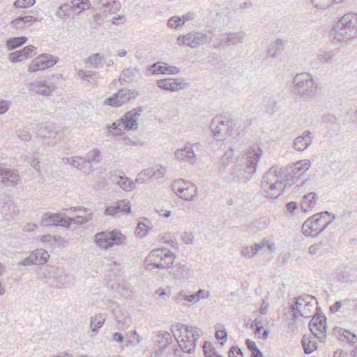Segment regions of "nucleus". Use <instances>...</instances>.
<instances>
[{
  "label": "nucleus",
  "mask_w": 357,
  "mask_h": 357,
  "mask_svg": "<svg viewBox=\"0 0 357 357\" xmlns=\"http://www.w3.org/2000/svg\"><path fill=\"white\" fill-rule=\"evenodd\" d=\"M333 39L346 42L357 37V14L348 13L342 16L331 31Z\"/></svg>",
  "instance_id": "obj_1"
},
{
  "label": "nucleus",
  "mask_w": 357,
  "mask_h": 357,
  "mask_svg": "<svg viewBox=\"0 0 357 357\" xmlns=\"http://www.w3.org/2000/svg\"><path fill=\"white\" fill-rule=\"evenodd\" d=\"M287 171L279 165L269 168V198L276 199L288 185H291L290 174Z\"/></svg>",
  "instance_id": "obj_2"
},
{
  "label": "nucleus",
  "mask_w": 357,
  "mask_h": 357,
  "mask_svg": "<svg viewBox=\"0 0 357 357\" xmlns=\"http://www.w3.org/2000/svg\"><path fill=\"white\" fill-rule=\"evenodd\" d=\"M176 255L167 248H157L151 250L144 260L146 269L169 268L176 260Z\"/></svg>",
  "instance_id": "obj_3"
},
{
  "label": "nucleus",
  "mask_w": 357,
  "mask_h": 357,
  "mask_svg": "<svg viewBox=\"0 0 357 357\" xmlns=\"http://www.w3.org/2000/svg\"><path fill=\"white\" fill-rule=\"evenodd\" d=\"M335 215L328 211L317 213L307 218L302 225V231L305 236L313 232L319 234L322 232L335 219Z\"/></svg>",
  "instance_id": "obj_4"
},
{
  "label": "nucleus",
  "mask_w": 357,
  "mask_h": 357,
  "mask_svg": "<svg viewBox=\"0 0 357 357\" xmlns=\"http://www.w3.org/2000/svg\"><path fill=\"white\" fill-rule=\"evenodd\" d=\"M293 93L301 98H310L315 95L319 89L318 84L311 74L303 73L296 74L292 81Z\"/></svg>",
  "instance_id": "obj_5"
},
{
  "label": "nucleus",
  "mask_w": 357,
  "mask_h": 357,
  "mask_svg": "<svg viewBox=\"0 0 357 357\" xmlns=\"http://www.w3.org/2000/svg\"><path fill=\"white\" fill-rule=\"evenodd\" d=\"M314 298L310 295L305 294L295 297L291 304L293 319H296L299 316L303 317H310L312 316Z\"/></svg>",
  "instance_id": "obj_6"
},
{
  "label": "nucleus",
  "mask_w": 357,
  "mask_h": 357,
  "mask_svg": "<svg viewBox=\"0 0 357 357\" xmlns=\"http://www.w3.org/2000/svg\"><path fill=\"white\" fill-rule=\"evenodd\" d=\"M95 241L100 248L107 249L123 243L126 241V236L117 230L102 231L96 234Z\"/></svg>",
  "instance_id": "obj_7"
},
{
  "label": "nucleus",
  "mask_w": 357,
  "mask_h": 357,
  "mask_svg": "<svg viewBox=\"0 0 357 357\" xmlns=\"http://www.w3.org/2000/svg\"><path fill=\"white\" fill-rule=\"evenodd\" d=\"M311 333L320 342L326 340V317L324 315L314 316L309 323Z\"/></svg>",
  "instance_id": "obj_8"
},
{
  "label": "nucleus",
  "mask_w": 357,
  "mask_h": 357,
  "mask_svg": "<svg viewBox=\"0 0 357 357\" xmlns=\"http://www.w3.org/2000/svg\"><path fill=\"white\" fill-rule=\"evenodd\" d=\"M174 189L176 195L185 200H191L195 197L197 191L194 185L183 180L175 181Z\"/></svg>",
  "instance_id": "obj_9"
},
{
  "label": "nucleus",
  "mask_w": 357,
  "mask_h": 357,
  "mask_svg": "<svg viewBox=\"0 0 357 357\" xmlns=\"http://www.w3.org/2000/svg\"><path fill=\"white\" fill-rule=\"evenodd\" d=\"M176 340L179 347L184 351L190 352L195 347V339L192 329L182 328L180 335H176Z\"/></svg>",
  "instance_id": "obj_10"
},
{
  "label": "nucleus",
  "mask_w": 357,
  "mask_h": 357,
  "mask_svg": "<svg viewBox=\"0 0 357 357\" xmlns=\"http://www.w3.org/2000/svg\"><path fill=\"white\" fill-rule=\"evenodd\" d=\"M56 62L57 59L54 56L43 54L32 61L29 67V70L32 73L44 70L53 66Z\"/></svg>",
  "instance_id": "obj_11"
},
{
  "label": "nucleus",
  "mask_w": 357,
  "mask_h": 357,
  "mask_svg": "<svg viewBox=\"0 0 357 357\" xmlns=\"http://www.w3.org/2000/svg\"><path fill=\"white\" fill-rule=\"evenodd\" d=\"M91 7V3L89 0H73L71 5L65 4L60 7L57 14L60 17L66 15L70 10L82 13L88 10Z\"/></svg>",
  "instance_id": "obj_12"
},
{
  "label": "nucleus",
  "mask_w": 357,
  "mask_h": 357,
  "mask_svg": "<svg viewBox=\"0 0 357 357\" xmlns=\"http://www.w3.org/2000/svg\"><path fill=\"white\" fill-rule=\"evenodd\" d=\"M311 166V162L309 160H301L294 162L291 167L290 180L291 184L294 183V179H298L306 171H307Z\"/></svg>",
  "instance_id": "obj_13"
},
{
  "label": "nucleus",
  "mask_w": 357,
  "mask_h": 357,
  "mask_svg": "<svg viewBox=\"0 0 357 357\" xmlns=\"http://www.w3.org/2000/svg\"><path fill=\"white\" fill-rule=\"evenodd\" d=\"M313 139L314 135L310 130L305 131L302 135L294 139L293 147L296 151H303L312 144Z\"/></svg>",
  "instance_id": "obj_14"
},
{
  "label": "nucleus",
  "mask_w": 357,
  "mask_h": 357,
  "mask_svg": "<svg viewBox=\"0 0 357 357\" xmlns=\"http://www.w3.org/2000/svg\"><path fill=\"white\" fill-rule=\"evenodd\" d=\"M130 99V92L120 90L112 97L105 99L104 104L112 107H119L122 104L129 101Z\"/></svg>",
  "instance_id": "obj_15"
},
{
  "label": "nucleus",
  "mask_w": 357,
  "mask_h": 357,
  "mask_svg": "<svg viewBox=\"0 0 357 357\" xmlns=\"http://www.w3.org/2000/svg\"><path fill=\"white\" fill-rule=\"evenodd\" d=\"M43 224L47 227L63 226L68 227L70 220L64 218L58 214H45L42 219Z\"/></svg>",
  "instance_id": "obj_16"
},
{
  "label": "nucleus",
  "mask_w": 357,
  "mask_h": 357,
  "mask_svg": "<svg viewBox=\"0 0 357 357\" xmlns=\"http://www.w3.org/2000/svg\"><path fill=\"white\" fill-rule=\"evenodd\" d=\"M36 54V47L33 45H28L22 50L12 53L10 55V60L12 62L22 61Z\"/></svg>",
  "instance_id": "obj_17"
},
{
  "label": "nucleus",
  "mask_w": 357,
  "mask_h": 357,
  "mask_svg": "<svg viewBox=\"0 0 357 357\" xmlns=\"http://www.w3.org/2000/svg\"><path fill=\"white\" fill-rule=\"evenodd\" d=\"M131 212L130 202L126 200L119 202L115 206H110L105 209V213L109 215L128 214Z\"/></svg>",
  "instance_id": "obj_18"
},
{
  "label": "nucleus",
  "mask_w": 357,
  "mask_h": 357,
  "mask_svg": "<svg viewBox=\"0 0 357 357\" xmlns=\"http://www.w3.org/2000/svg\"><path fill=\"white\" fill-rule=\"evenodd\" d=\"M151 69L153 74L175 75L178 73V69L176 67L161 62L153 64Z\"/></svg>",
  "instance_id": "obj_19"
},
{
  "label": "nucleus",
  "mask_w": 357,
  "mask_h": 357,
  "mask_svg": "<svg viewBox=\"0 0 357 357\" xmlns=\"http://www.w3.org/2000/svg\"><path fill=\"white\" fill-rule=\"evenodd\" d=\"M337 52L333 50H326L324 48L319 50L317 52V59L321 63H331L336 57Z\"/></svg>",
  "instance_id": "obj_20"
},
{
  "label": "nucleus",
  "mask_w": 357,
  "mask_h": 357,
  "mask_svg": "<svg viewBox=\"0 0 357 357\" xmlns=\"http://www.w3.org/2000/svg\"><path fill=\"white\" fill-rule=\"evenodd\" d=\"M287 45V40L283 39H277L274 41L271 47L269 48V56L272 58L279 59L284 51Z\"/></svg>",
  "instance_id": "obj_21"
},
{
  "label": "nucleus",
  "mask_w": 357,
  "mask_h": 357,
  "mask_svg": "<svg viewBox=\"0 0 357 357\" xmlns=\"http://www.w3.org/2000/svg\"><path fill=\"white\" fill-rule=\"evenodd\" d=\"M181 82L174 79H163L157 82V85L162 89L166 91H177L181 88Z\"/></svg>",
  "instance_id": "obj_22"
},
{
  "label": "nucleus",
  "mask_w": 357,
  "mask_h": 357,
  "mask_svg": "<svg viewBox=\"0 0 357 357\" xmlns=\"http://www.w3.org/2000/svg\"><path fill=\"white\" fill-rule=\"evenodd\" d=\"M317 195L315 192H310L303 197L301 208L304 212L312 209L317 204Z\"/></svg>",
  "instance_id": "obj_23"
},
{
  "label": "nucleus",
  "mask_w": 357,
  "mask_h": 357,
  "mask_svg": "<svg viewBox=\"0 0 357 357\" xmlns=\"http://www.w3.org/2000/svg\"><path fill=\"white\" fill-rule=\"evenodd\" d=\"M37 21V17L31 15H26L15 19L12 21L11 24L15 29H22L26 25L34 24Z\"/></svg>",
  "instance_id": "obj_24"
},
{
  "label": "nucleus",
  "mask_w": 357,
  "mask_h": 357,
  "mask_svg": "<svg viewBox=\"0 0 357 357\" xmlns=\"http://www.w3.org/2000/svg\"><path fill=\"white\" fill-rule=\"evenodd\" d=\"M175 156L178 160L181 162H192L195 159L194 152L190 148H185L176 151Z\"/></svg>",
  "instance_id": "obj_25"
},
{
  "label": "nucleus",
  "mask_w": 357,
  "mask_h": 357,
  "mask_svg": "<svg viewBox=\"0 0 357 357\" xmlns=\"http://www.w3.org/2000/svg\"><path fill=\"white\" fill-rule=\"evenodd\" d=\"M302 346L307 354H312L314 351L317 349V343L312 340V337L304 335L302 338Z\"/></svg>",
  "instance_id": "obj_26"
},
{
  "label": "nucleus",
  "mask_w": 357,
  "mask_h": 357,
  "mask_svg": "<svg viewBox=\"0 0 357 357\" xmlns=\"http://www.w3.org/2000/svg\"><path fill=\"white\" fill-rule=\"evenodd\" d=\"M49 255L45 250H37L30 255V259L35 264H44L47 262Z\"/></svg>",
  "instance_id": "obj_27"
},
{
  "label": "nucleus",
  "mask_w": 357,
  "mask_h": 357,
  "mask_svg": "<svg viewBox=\"0 0 357 357\" xmlns=\"http://www.w3.org/2000/svg\"><path fill=\"white\" fill-rule=\"evenodd\" d=\"M151 229V222L148 220L141 222L138 224L136 229V234L139 237L142 238L145 236Z\"/></svg>",
  "instance_id": "obj_28"
},
{
  "label": "nucleus",
  "mask_w": 357,
  "mask_h": 357,
  "mask_svg": "<svg viewBox=\"0 0 357 357\" xmlns=\"http://www.w3.org/2000/svg\"><path fill=\"white\" fill-rule=\"evenodd\" d=\"M122 121L126 128H132L136 126L137 113L132 114V112H128L126 114Z\"/></svg>",
  "instance_id": "obj_29"
},
{
  "label": "nucleus",
  "mask_w": 357,
  "mask_h": 357,
  "mask_svg": "<svg viewBox=\"0 0 357 357\" xmlns=\"http://www.w3.org/2000/svg\"><path fill=\"white\" fill-rule=\"evenodd\" d=\"M195 40L196 38L194 35H188L179 37L178 38V43L180 45L195 47L197 44Z\"/></svg>",
  "instance_id": "obj_30"
},
{
  "label": "nucleus",
  "mask_w": 357,
  "mask_h": 357,
  "mask_svg": "<svg viewBox=\"0 0 357 357\" xmlns=\"http://www.w3.org/2000/svg\"><path fill=\"white\" fill-rule=\"evenodd\" d=\"M202 347L205 357H222L211 342H205Z\"/></svg>",
  "instance_id": "obj_31"
},
{
  "label": "nucleus",
  "mask_w": 357,
  "mask_h": 357,
  "mask_svg": "<svg viewBox=\"0 0 357 357\" xmlns=\"http://www.w3.org/2000/svg\"><path fill=\"white\" fill-rule=\"evenodd\" d=\"M117 183L123 190L127 191L131 190L135 187V183L128 177L119 176V179L117 181Z\"/></svg>",
  "instance_id": "obj_32"
},
{
  "label": "nucleus",
  "mask_w": 357,
  "mask_h": 357,
  "mask_svg": "<svg viewBox=\"0 0 357 357\" xmlns=\"http://www.w3.org/2000/svg\"><path fill=\"white\" fill-rule=\"evenodd\" d=\"M215 337L223 345L227 340V333L223 326L218 325L215 328Z\"/></svg>",
  "instance_id": "obj_33"
},
{
  "label": "nucleus",
  "mask_w": 357,
  "mask_h": 357,
  "mask_svg": "<svg viewBox=\"0 0 357 357\" xmlns=\"http://www.w3.org/2000/svg\"><path fill=\"white\" fill-rule=\"evenodd\" d=\"M26 37L22 36V37L13 38H10L7 42V45L10 49H14V48H16V47H18L22 45L23 44H24L26 43Z\"/></svg>",
  "instance_id": "obj_34"
},
{
  "label": "nucleus",
  "mask_w": 357,
  "mask_h": 357,
  "mask_svg": "<svg viewBox=\"0 0 357 357\" xmlns=\"http://www.w3.org/2000/svg\"><path fill=\"white\" fill-rule=\"evenodd\" d=\"M312 4L317 9L324 10L328 8L331 5V0H310Z\"/></svg>",
  "instance_id": "obj_35"
},
{
  "label": "nucleus",
  "mask_w": 357,
  "mask_h": 357,
  "mask_svg": "<svg viewBox=\"0 0 357 357\" xmlns=\"http://www.w3.org/2000/svg\"><path fill=\"white\" fill-rule=\"evenodd\" d=\"M185 18L184 17H172L168 20V26L172 28H177L184 24Z\"/></svg>",
  "instance_id": "obj_36"
},
{
  "label": "nucleus",
  "mask_w": 357,
  "mask_h": 357,
  "mask_svg": "<svg viewBox=\"0 0 357 357\" xmlns=\"http://www.w3.org/2000/svg\"><path fill=\"white\" fill-rule=\"evenodd\" d=\"M322 121L327 127H331V126L337 127L336 126L337 119H336L335 116H334L333 114H324L322 116Z\"/></svg>",
  "instance_id": "obj_37"
},
{
  "label": "nucleus",
  "mask_w": 357,
  "mask_h": 357,
  "mask_svg": "<svg viewBox=\"0 0 357 357\" xmlns=\"http://www.w3.org/2000/svg\"><path fill=\"white\" fill-rule=\"evenodd\" d=\"M104 323V319L101 317L96 316L92 318L91 322V328L93 331L100 328Z\"/></svg>",
  "instance_id": "obj_38"
},
{
  "label": "nucleus",
  "mask_w": 357,
  "mask_h": 357,
  "mask_svg": "<svg viewBox=\"0 0 357 357\" xmlns=\"http://www.w3.org/2000/svg\"><path fill=\"white\" fill-rule=\"evenodd\" d=\"M35 0H17L15 2V6L17 8H25L33 6Z\"/></svg>",
  "instance_id": "obj_39"
},
{
  "label": "nucleus",
  "mask_w": 357,
  "mask_h": 357,
  "mask_svg": "<svg viewBox=\"0 0 357 357\" xmlns=\"http://www.w3.org/2000/svg\"><path fill=\"white\" fill-rule=\"evenodd\" d=\"M229 357H243V353L237 347H231L229 351Z\"/></svg>",
  "instance_id": "obj_40"
},
{
  "label": "nucleus",
  "mask_w": 357,
  "mask_h": 357,
  "mask_svg": "<svg viewBox=\"0 0 357 357\" xmlns=\"http://www.w3.org/2000/svg\"><path fill=\"white\" fill-rule=\"evenodd\" d=\"M321 245H322V243L319 242V243H316V244L310 245L308 248L309 254L312 255L317 254Z\"/></svg>",
  "instance_id": "obj_41"
},
{
  "label": "nucleus",
  "mask_w": 357,
  "mask_h": 357,
  "mask_svg": "<svg viewBox=\"0 0 357 357\" xmlns=\"http://www.w3.org/2000/svg\"><path fill=\"white\" fill-rule=\"evenodd\" d=\"M342 302L340 301H336L333 305L330 307V310L331 312H337L340 307H342Z\"/></svg>",
  "instance_id": "obj_42"
},
{
  "label": "nucleus",
  "mask_w": 357,
  "mask_h": 357,
  "mask_svg": "<svg viewBox=\"0 0 357 357\" xmlns=\"http://www.w3.org/2000/svg\"><path fill=\"white\" fill-rule=\"evenodd\" d=\"M289 212L293 213L297 208V204L295 202H290L286 205Z\"/></svg>",
  "instance_id": "obj_43"
},
{
  "label": "nucleus",
  "mask_w": 357,
  "mask_h": 357,
  "mask_svg": "<svg viewBox=\"0 0 357 357\" xmlns=\"http://www.w3.org/2000/svg\"><path fill=\"white\" fill-rule=\"evenodd\" d=\"M208 296V292L205 290H199L197 292V294L196 296H192V299H195V298H197L198 299L199 298H205Z\"/></svg>",
  "instance_id": "obj_44"
},
{
  "label": "nucleus",
  "mask_w": 357,
  "mask_h": 357,
  "mask_svg": "<svg viewBox=\"0 0 357 357\" xmlns=\"http://www.w3.org/2000/svg\"><path fill=\"white\" fill-rule=\"evenodd\" d=\"M246 345L251 352H252L254 349H257L255 342L250 340H246Z\"/></svg>",
  "instance_id": "obj_45"
},
{
  "label": "nucleus",
  "mask_w": 357,
  "mask_h": 357,
  "mask_svg": "<svg viewBox=\"0 0 357 357\" xmlns=\"http://www.w3.org/2000/svg\"><path fill=\"white\" fill-rule=\"evenodd\" d=\"M8 109V105L7 104L2 101V102H0V114H3L4 112H6Z\"/></svg>",
  "instance_id": "obj_46"
},
{
  "label": "nucleus",
  "mask_w": 357,
  "mask_h": 357,
  "mask_svg": "<svg viewBox=\"0 0 357 357\" xmlns=\"http://www.w3.org/2000/svg\"><path fill=\"white\" fill-rule=\"evenodd\" d=\"M251 356L252 357H263V355L261 353V351L257 349H254V351L252 352H251Z\"/></svg>",
  "instance_id": "obj_47"
},
{
  "label": "nucleus",
  "mask_w": 357,
  "mask_h": 357,
  "mask_svg": "<svg viewBox=\"0 0 357 357\" xmlns=\"http://www.w3.org/2000/svg\"><path fill=\"white\" fill-rule=\"evenodd\" d=\"M114 337L118 342H121L123 340L121 335L117 333L114 335Z\"/></svg>",
  "instance_id": "obj_48"
},
{
  "label": "nucleus",
  "mask_w": 357,
  "mask_h": 357,
  "mask_svg": "<svg viewBox=\"0 0 357 357\" xmlns=\"http://www.w3.org/2000/svg\"><path fill=\"white\" fill-rule=\"evenodd\" d=\"M345 332H346L349 335H351L352 339H357V337H356L354 335L351 334V333H350L349 332H348V331H345ZM347 339H348L349 341L352 342L353 343H354V342H355V341H354V340H349V337H347Z\"/></svg>",
  "instance_id": "obj_49"
},
{
  "label": "nucleus",
  "mask_w": 357,
  "mask_h": 357,
  "mask_svg": "<svg viewBox=\"0 0 357 357\" xmlns=\"http://www.w3.org/2000/svg\"><path fill=\"white\" fill-rule=\"evenodd\" d=\"M344 0H331V5H333V4H338V3H340L343 1Z\"/></svg>",
  "instance_id": "obj_50"
},
{
  "label": "nucleus",
  "mask_w": 357,
  "mask_h": 357,
  "mask_svg": "<svg viewBox=\"0 0 357 357\" xmlns=\"http://www.w3.org/2000/svg\"><path fill=\"white\" fill-rule=\"evenodd\" d=\"M170 214H171V212L169 211L165 213H161L160 215H163L164 217H169L170 215Z\"/></svg>",
  "instance_id": "obj_51"
},
{
  "label": "nucleus",
  "mask_w": 357,
  "mask_h": 357,
  "mask_svg": "<svg viewBox=\"0 0 357 357\" xmlns=\"http://www.w3.org/2000/svg\"><path fill=\"white\" fill-rule=\"evenodd\" d=\"M4 293V289L2 287L1 284H0V294H3Z\"/></svg>",
  "instance_id": "obj_52"
},
{
  "label": "nucleus",
  "mask_w": 357,
  "mask_h": 357,
  "mask_svg": "<svg viewBox=\"0 0 357 357\" xmlns=\"http://www.w3.org/2000/svg\"><path fill=\"white\" fill-rule=\"evenodd\" d=\"M353 303L354 307L357 309V299L353 300Z\"/></svg>",
  "instance_id": "obj_53"
},
{
  "label": "nucleus",
  "mask_w": 357,
  "mask_h": 357,
  "mask_svg": "<svg viewBox=\"0 0 357 357\" xmlns=\"http://www.w3.org/2000/svg\"><path fill=\"white\" fill-rule=\"evenodd\" d=\"M276 107V102H273V108H271L272 112H273V108Z\"/></svg>",
  "instance_id": "obj_54"
},
{
  "label": "nucleus",
  "mask_w": 357,
  "mask_h": 357,
  "mask_svg": "<svg viewBox=\"0 0 357 357\" xmlns=\"http://www.w3.org/2000/svg\"><path fill=\"white\" fill-rule=\"evenodd\" d=\"M354 357H357V350L354 351Z\"/></svg>",
  "instance_id": "obj_55"
},
{
  "label": "nucleus",
  "mask_w": 357,
  "mask_h": 357,
  "mask_svg": "<svg viewBox=\"0 0 357 357\" xmlns=\"http://www.w3.org/2000/svg\"><path fill=\"white\" fill-rule=\"evenodd\" d=\"M268 248H269V250H271V245H270V244H269V245H268Z\"/></svg>",
  "instance_id": "obj_56"
},
{
  "label": "nucleus",
  "mask_w": 357,
  "mask_h": 357,
  "mask_svg": "<svg viewBox=\"0 0 357 357\" xmlns=\"http://www.w3.org/2000/svg\"><path fill=\"white\" fill-rule=\"evenodd\" d=\"M79 213H82V212H83V211H82V210L79 209Z\"/></svg>",
  "instance_id": "obj_57"
},
{
  "label": "nucleus",
  "mask_w": 357,
  "mask_h": 357,
  "mask_svg": "<svg viewBox=\"0 0 357 357\" xmlns=\"http://www.w3.org/2000/svg\"><path fill=\"white\" fill-rule=\"evenodd\" d=\"M356 114H357V111H356Z\"/></svg>",
  "instance_id": "obj_58"
}]
</instances>
